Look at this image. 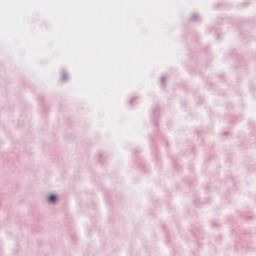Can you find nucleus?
<instances>
[{"label": "nucleus", "mask_w": 256, "mask_h": 256, "mask_svg": "<svg viewBox=\"0 0 256 256\" xmlns=\"http://www.w3.org/2000/svg\"><path fill=\"white\" fill-rule=\"evenodd\" d=\"M55 201H57V196L51 195V196L49 197V202H50V203H55Z\"/></svg>", "instance_id": "f257e3e1"}]
</instances>
